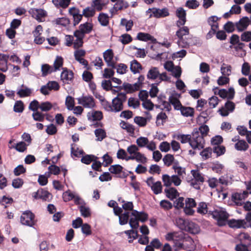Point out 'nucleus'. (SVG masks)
Listing matches in <instances>:
<instances>
[{
  "instance_id": "nucleus-1",
  "label": "nucleus",
  "mask_w": 251,
  "mask_h": 251,
  "mask_svg": "<svg viewBox=\"0 0 251 251\" xmlns=\"http://www.w3.org/2000/svg\"><path fill=\"white\" fill-rule=\"evenodd\" d=\"M122 202L123 203L122 208L126 211L120 216V225H126L128 222L132 229H137L139 226V221L145 222L148 220V215L147 213L133 209V204L132 202L122 200Z\"/></svg>"
},
{
  "instance_id": "nucleus-2",
  "label": "nucleus",
  "mask_w": 251,
  "mask_h": 251,
  "mask_svg": "<svg viewBox=\"0 0 251 251\" xmlns=\"http://www.w3.org/2000/svg\"><path fill=\"white\" fill-rule=\"evenodd\" d=\"M183 238L182 233L178 232H168L165 236V238L167 241L173 242L174 247L176 251H178L183 247V244L181 243Z\"/></svg>"
},
{
  "instance_id": "nucleus-3",
  "label": "nucleus",
  "mask_w": 251,
  "mask_h": 251,
  "mask_svg": "<svg viewBox=\"0 0 251 251\" xmlns=\"http://www.w3.org/2000/svg\"><path fill=\"white\" fill-rule=\"evenodd\" d=\"M205 140L197 128L194 129L191 134L190 145L193 149L201 150L204 148Z\"/></svg>"
},
{
  "instance_id": "nucleus-4",
  "label": "nucleus",
  "mask_w": 251,
  "mask_h": 251,
  "mask_svg": "<svg viewBox=\"0 0 251 251\" xmlns=\"http://www.w3.org/2000/svg\"><path fill=\"white\" fill-rule=\"evenodd\" d=\"M212 217L217 221V224L220 226H223L226 224L228 218V214L224 210L219 208L212 211Z\"/></svg>"
},
{
  "instance_id": "nucleus-5",
  "label": "nucleus",
  "mask_w": 251,
  "mask_h": 251,
  "mask_svg": "<svg viewBox=\"0 0 251 251\" xmlns=\"http://www.w3.org/2000/svg\"><path fill=\"white\" fill-rule=\"evenodd\" d=\"M126 99V94L123 93H118L117 97L112 101L113 112H118L123 110V103Z\"/></svg>"
},
{
  "instance_id": "nucleus-6",
  "label": "nucleus",
  "mask_w": 251,
  "mask_h": 251,
  "mask_svg": "<svg viewBox=\"0 0 251 251\" xmlns=\"http://www.w3.org/2000/svg\"><path fill=\"white\" fill-rule=\"evenodd\" d=\"M164 185L166 187H170L172 184L176 186H178L181 184L182 178L178 176L175 175L170 176L168 175H163L162 177Z\"/></svg>"
},
{
  "instance_id": "nucleus-7",
  "label": "nucleus",
  "mask_w": 251,
  "mask_h": 251,
  "mask_svg": "<svg viewBox=\"0 0 251 251\" xmlns=\"http://www.w3.org/2000/svg\"><path fill=\"white\" fill-rule=\"evenodd\" d=\"M189 33V29L187 26H183L176 32V35L178 38L177 44L179 46L182 48H186L189 43L188 41L185 40L183 36L188 35Z\"/></svg>"
},
{
  "instance_id": "nucleus-8",
  "label": "nucleus",
  "mask_w": 251,
  "mask_h": 251,
  "mask_svg": "<svg viewBox=\"0 0 251 251\" xmlns=\"http://www.w3.org/2000/svg\"><path fill=\"white\" fill-rule=\"evenodd\" d=\"M136 143L139 147H146L151 151H153L156 149L155 142L153 141H150L147 137H140L136 139Z\"/></svg>"
},
{
  "instance_id": "nucleus-9",
  "label": "nucleus",
  "mask_w": 251,
  "mask_h": 251,
  "mask_svg": "<svg viewBox=\"0 0 251 251\" xmlns=\"http://www.w3.org/2000/svg\"><path fill=\"white\" fill-rule=\"evenodd\" d=\"M88 120L91 121H100L103 118L102 113L100 111L92 110L87 115ZM103 124L100 122H97L93 125L94 127H102Z\"/></svg>"
},
{
  "instance_id": "nucleus-10",
  "label": "nucleus",
  "mask_w": 251,
  "mask_h": 251,
  "mask_svg": "<svg viewBox=\"0 0 251 251\" xmlns=\"http://www.w3.org/2000/svg\"><path fill=\"white\" fill-rule=\"evenodd\" d=\"M169 12L166 8H163L162 9L152 8H150L146 11V15L149 18L154 17L155 18H161L167 16L169 15Z\"/></svg>"
},
{
  "instance_id": "nucleus-11",
  "label": "nucleus",
  "mask_w": 251,
  "mask_h": 251,
  "mask_svg": "<svg viewBox=\"0 0 251 251\" xmlns=\"http://www.w3.org/2000/svg\"><path fill=\"white\" fill-rule=\"evenodd\" d=\"M34 215L29 211L24 212L21 216V223L22 225L32 226L35 224Z\"/></svg>"
},
{
  "instance_id": "nucleus-12",
  "label": "nucleus",
  "mask_w": 251,
  "mask_h": 251,
  "mask_svg": "<svg viewBox=\"0 0 251 251\" xmlns=\"http://www.w3.org/2000/svg\"><path fill=\"white\" fill-rule=\"evenodd\" d=\"M78 103L85 108H93L96 106L95 99L92 96H83L77 99Z\"/></svg>"
},
{
  "instance_id": "nucleus-13",
  "label": "nucleus",
  "mask_w": 251,
  "mask_h": 251,
  "mask_svg": "<svg viewBox=\"0 0 251 251\" xmlns=\"http://www.w3.org/2000/svg\"><path fill=\"white\" fill-rule=\"evenodd\" d=\"M177 223L180 224L185 225V229L190 233L196 234L200 232V228L199 226L192 222H189L187 224L185 223V221L182 219H179L177 221Z\"/></svg>"
},
{
  "instance_id": "nucleus-14",
  "label": "nucleus",
  "mask_w": 251,
  "mask_h": 251,
  "mask_svg": "<svg viewBox=\"0 0 251 251\" xmlns=\"http://www.w3.org/2000/svg\"><path fill=\"white\" fill-rule=\"evenodd\" d=\"M103 57L108 67L112 69L116 68V61L114 60V55L112 50L108 49L103 52Z\"/></svg>"
},
{
  "instance_id": "nucleus-15",
  "label": "nucleus",
  "mask_w": 251,
  "mask_h": 251,
  "mask_svg": "<svg viewBox=\"0 0 251 251\" xmlns=\"http://www.w3.org/2000/svg\"><path fill=\"white\" fill-rule=\"evenodd\" d=\"M31 16L39 22H43L47 16V12L42 9L31 8L28 11Z\"/></svg>"
},
{
  "instance_id": "nucleus-16",
  "label": "nucleus",
  "mask_w": 251,
  "mask_h": 251,
  "mask_svg": "<svg viewBox=\"0 0 251 251\" xmlns=\"http://www.w3.org/2000/svg\"><path fill=\"white\" fill-rule=\"evenodd\" d=\"M213 91L215 95L218 94L223 99H232L235 94L234 90L231 87L229 88L228 90L223 89L218 91L217 88H215L213 89Z\"/></svg>"
},
{
  "instance_id": "nucleus-17",
  "label": "nucleus",
  "mask_w": 251,
  "mask_h": 251,
  "mask_svg": "<svg viewBox=\"0 0 251 251\" xmlns=\"http://www.w3.org/2000/svg\"><path fill=\"white\" fill-rule=\"evenodd\" d=\"M235 104L230 101H227L225 106L218 110L219 114L223 117L228 115L229 112H232L235 109Z\"/></svg>"
},
{
  "instance_id": "nucleus-18",
  "label": "nucleus",
  "mask_w": 251,
  "mask_h": 251,
  "mask_svg": "<svg viewBox=\"0 0 251 251\" xmlns=\"http://www.w3.org/2000/svg\"><path fill=\"white\" fill-rule=\"evenodd\" d=\"M248 196V192L244 191L243 192H237L232 195V201L238 205H241L242 201Z\"/></svg>"
},
{
  "instance_id": "nucleus-19",
  "label": "nucleus",
  "mask_w": 251,
  "mask_h": 251,
  "mask_svg": "<svg viewBox=\"0 0 251 251\" xmlns=\"http://www.w3.org/2000/svg\"><path fill=\"white\" fill-rule=\"evenodd\" d=\"M63 71L61 74V80L65 83H69V81L72 80L74 74L72 71L69 70L67 68H63Z\"/></svg>"
},
{
  "instance_id": "nucleus-20",
  "label": "nucleus",
  "mask_w": 251,
  "mask_h": 251,
  "mask_svg": "<svg viewBox=\"0 0 251 251\" xmlns=\"http://www.w3.org/2000/svg\"><path fill=\"white\" fill-rule=\"evenodd\" d=\"M93 25L92 23L89 22H86L84 24H81L79 26L78 30L75 31L79 32L82 34V35L84 36L86 34L90 33L93 29Z\"/></svg>"
},
{
  "instance_id": "nucleus-21",
  "label": "nucleus",
  "mask_w": 251,
  "mask_h": 251,
  "mask_svg": "<svg viewBox=\"0 0 251 251\" xmlns=\"http://www.w3.org/2000/svg\"><path fill=\"white\" fill-rule=\"evenodd\" d=\"M250 24V20L247 17H244L241 19L236 24V26L238 31L241 32L246 29Z\"/></svg>"
},
{
  "instance_id": "nucleus-22",
  "label": "nucleus",
  "mask_w": 251,
  "mask_h": 251,
  "mask_svg": "<svg viewBox=\"0 0 251 251\" xmlns=\"http://www.w3.org/2000/svg\"><path fill=\"white\" fill-rule=\"evenodd\" d=\"M34 197L35 199H41L44 201H49L51 198V194L48 191L41 189L34 194Z\"/></svg>"
},
{
  "instance_id": "nucleus-23",
  "label": "nucleus",
  "mask_w": 251,
  "mask_h": 251,
  "mask_svg": "<svg viewBox=\"0 0 251 251\" xmlns=\"http://www.w3.org/2000/svg\"><path fill=\"white\" fill-rule=\"evenodd\" d=\"M176 16L179 18V20L177 22L178 26L183 25L186 22V12L181 7L178 8L176 11Z\"/></svg>"
},
{
  "instance_id": "nucleus-24",
  "label": "nucleus",
  "mask_w": 251,
  "mask_h": 251,
  "mask_svg": "<svg viewBox=\"0 0 251 251\" xmlns=\"http://www.w3.org/2000/svg\"><path fill=\"white\" fill-rule=\"evenodd\" d=\"M74 37L75 38V39H74L73 41L74 48L77 49L82 46L83 44V39L84 36L82 35V34L80 32L75 31L74 33Z\"/></svg>"
},
{
  "instance_id": "nucleus-25",
  "label": "nucleus",
  "mask_w": 251,
  "mask_h": 251,
  "mask_svg": "<svg viewBox=\"0 0 251 251\" xmlns=\"http://www.w3.org/2000/svg\"><path fill=\"white\" fill-rule=\"evenodd\" d=\"M228 225L232 228H245L246 227V222L245 220L231 219L228 221Z\"/></svg>"
},
{
  "instance_id": "nucleus-26",
  "label": "nucleus",
  "mask_w": 251,
  "mask_h": 251,
  "mask_svg": "<svg viewBox=\"0 0 251 251\" xmlns=\"http://www.w3.org/2000/svg\"><path fill=\"white\" fill-rule=\"evenodd\" d=\"M179 95L175 94L171 96L169 99L170 102L174 106L176 110H179L182 106L179 100Z\"/></svg>"
},
{
  "instance_id": "nucleus-27",
  "label": "nucleus",
  "mask_w": 251,
  "mask_h": 251,
  "mask_svg": "<svg viewBox=\"0 0 251 251\" xmlns=\"http://www.w3.org/2000/svg\"><path fill=\"white\" fill-rule=\"evenodd\" d=\"M164 192L166 194V197L172 201L176 198L179 195V194L177 191V190L174 187H169L168 188H166L164 190Z\"/></svg>"
},
{
  "instance_id": "nucleus-28",
  "label": "nucleus",
  "mask_w": 251,
  "mask_h": 251,
  "mask_svg": "<svg viewBox=\"0 0 251 251\" xmlns=\"http://www.w3.org/2000/svg\"><path fill=\"white\" fill-rule=\"evenodd\" d=\"M172 168L176 173V176H178L181 178H183L185 176L186 174L185 169L181 167L177 161L174 163Z\"/></svg>"
},
{
  "instance_id": "nucleus-29",
  "label": "nucleus",
  "mask_w": 251,
  "mask_h": 251,
  "mask_svg": "<svg viewBox=\"0 0 251 251\" xmlns=\"http://www.w3.org/2000/svg\"><path fill=\"white\" fill-rule=\"evenodd\" d=\"M22 88L18 90L17 91V95L21 98H24L29 97L32 93V89L24 86L23 85L22 86Z\"/></svg>"
},
{
  "instance_id": "nucleus-30",
  "label": "nucleus",
  "mask_w": 251,
  "mask_h": 251,
  "mask_svg": "<svg viewBox=\"0 0 251 251\" xmlns=\"http://www.w3.org/2000/svg\"><path fill=\"white\" fill-rule=\"evenodd\" d=\"M124 89L128 93H131L140 89L139 84H133L124 83L123 85Z\"/></svg>"
},
{
  "instance_id": "nucleus-31",
  "label": "nucleus",
  "mask_w": 251,
  "mask_h": 251,
  "mask_svg": "<svg viewBox=\"0 0 251 251\" xmlns=\"http://www.w3.org/2000/svg\"><path fill=\"white\" fill-rule=\"evenodd\" d=\"M249 147V145L244 140L238 141V142H236L234 145L235 149L236 150L241 151H247Z\"/></svg>"
},
{
  "instance_id": "nucleus-32",
  "label": "nucleus",
  "mask_w": 251,
  "mask_h": 251,
  "mask_svg": "<svg viewBox=\"0 0 251 251\" xmlns=\"http://www.w3.org/2000/svg\"><path fill=\"white\" fill-rule=\"evenodd\" d=\"M130 69L134 73H139L142 70V67L141 64L136 60H133L130 62Z\"/></svg>"
},
{
  "instance_id": "nucleus-33",
  "label": "nucleus",
  "mask_w": 251,
  "mask_h": 251,
  "mask_svg": "<svg viewBox=\"0 0 251 251\" xmlns=\"http://www.w3.org/2000/svg\"><path fill=\"white\" fill-rule=\"evenodd\" d=\"M218 18L215 16H212L208 18L207 22L211 26V29L217 31L218 29Z\"/></svg>"
},
{
  "instance_id": "nucleus-34",
  "label": "nucleus",
  "mask_w": 251,
  "mask_h": 251,
  "mask_svg": "<svg viewBox=\"0 0 251 251\" xmlns=\"http://www.w3.org/2000/svg\"><path fill=\"white\" fill-rule=\"evenodd\" d=\"M185 243L183 244V247L181 248L187 251H191L195 248V245L194 244V241L193 239L188 237L185 239L184 241Z\"/></svg>"
},
{
  "instance_id": "nucleus-35",
  "label": "nucleus",
  "mask_w": 251,
  "mask_h": 251,
  "mask_svg": "<svg viewBox=\"0 0 251 251\" xmlns=\"http://www.w3.org/2000/svg\"><path fill=\"white\" fill-rule=\"evenodd\" d=\"M72 0H52L53 4L57 8H66L69 5Z\"/></svg>"
},
{
  "instance_id": "nucleus-36",
  "label": "nucleus",
  "mask_w": 251,
  "mask_h": 251,
  "mask_svg": "<svg viewBox=\"0 0 251 251\" xmlns=\"http://www.w3.org/2000/svg\"><path fill=\"white\" fill-rule=\"evenodd\" d=\"M191 173L193 177L192 179L195 180V181H197V182H199V183H202L204 182V177L202 174L199 171L192 170Z\"/></svg>"
},
{
  "instance_id": "nucleus-37",
  "label": "nucleus",
  "mask_w": 251,
  "mask_h": 251,
  "mask_svg": "<svg viewBox=\"0 0 251 251\" xmlns=\"http://www.w3.org/2000/svg\"><path fill=\"white\" fill-rule=\"evenodd\" d=\"M218 180L219 183L226 186L232 183V176L228 175H224L221 176Z\"/></svg>"
},
{
  "instance_id": "nucleus-38",
  "label": "nucleus",
  "mask_w": 251,
  "mask_h": 251,
  "mask_svg": "<svg viewBox=\"0 0 251 251\" xmlns=\"http://www.w3.org/2000/svg\"><path fill=\"white\" fill-rule=\"evenodd\" d=\"M159 72L156 67H152L148 72L147 77L150 79H155L158 77Z\"/></svg>"
},
{
  "instance_id": "nucleus-39",
  "label": "nucleus",
  "mask_w": 251,
  "mask_h": 251,
  "mask_svg": "<svg viewBox=\"0 0 251 251\" xmlns=\"http://www.w3.org/2000/svg\"><path fill=\"white\" fill-rule=\"evenodd\" d=\"M91 5L95 10L100 11L103 9L105 4L102 0H93Z\"/></svg>"
},
{
  "instance_id": "nucleus-40",
  "label": "nucleus",
  "mask_w": 251,
  "mask_h": 251,
  "mask_svg": "<svg viewBox=\"0 0 251 251\" xmlns=\"http://www.w3.org/2000/svg\"><path fill=\"white\" fill-rule=\"evenodd\" d=\"M109 16L107 14L101 13L98 16V21L102 26H106L109 24Z\"/></svg>"
},
{
  "instance_id": "nucleus-41",
  "label": "nucleus",
  "mask_w": 251,
  "mask_h": 251,
  "mask_svg": "<svg viewBox=\"0 0 251 251\" xmlns=\"http://www.w3.org/2000/svg\"><path fill=\"white\" fill-rule=\"evenodd\" d=\"M95 135L97 138L96 140L99 141H102L106 136L105 131L102 128H97L95 130Z\"/></svg>"
},
{
  "instance_id": "nucleus-42",
  "label": "nucleus",
  "mask_w": 251,
  "mask_h": 251,
  "mask_svg": "<svg viewBox=\"0 0 251 251\" xmlns=\"http://www.w3.org/2000/svg\"><path fill=\"white\" fill-rule=\"evenodd\" d=\"M128 6V3L124 0H118L117 2L115 4L114 8L116 10H121L123 9H126Z\"/></svg>"
},
{
  "instance_id": "nucleus-43",
  "label": "nucleus",
  "mask_w": 251,
  "mask_h": 251,
  "mask_svg": "<svg viewBox=\"0 0 251 251\" xmlns=\"http://www.w3.org/2000/svg\"><path fill=\"white\" fill-rule=\"evenodd\" d=\"M96 14V10L92 7H87L83 10L82 14L86 18L93 17Z\"/></svg>"
},
{
  "instance_id": "nucleus-44",
  "label": "nucleus",
  "mask_w": 251,
  "mask_h": 251,
  "mask_svg": "<svg viewBox=\"0 0 251 251\" xmlns=\"http://www.w3.org/2000/svg\"><path fill=\"white\" fill-rule=\"evenodd\" d=\"M26 144L24 142H20L15 145H12L9 146L10 149L14 148L19 152H24L26 149Z\"/></svg>"
},
{
  "instance_id": "nucleus-45",
  "label": "nucleus",
  "mask_w": 251,
  "mask_h": 251,
  "mask_svg": "<svg viewBox=\"0 0 251 251\" xmlns=\"http://www.w3.org/2000/svg\"><path fill=\"white\" fill-rule=\"evenodd\" d=\"M182 115L185 117L192 116L194 114V109L190 107L182 106L179 109Z\"/></svg>"
},
{
  "instance_id": "nucleus-46",
  "label": "nucleus",
  "mask_w": 251,
  "mask_h": 251,
  "mask_svg": "<svg viewBox=\"0 0 251 251\" xmlns=\"http://www.w3.org/2000/svg\"><path fill=\"white\" fill-rule=\"evenodd\" d=\"M151 188L154 194L157 195L160 194L162 191V185L161 182L159 181L155 182L154 185H153Z\"/></svg>"
},
{
  "instance_id": "nucleus-47",
  "label": "nucleus",
  "mask_w": 251,
  "mask_h": 251,
  "mask_svg": "<svg viewBox=\"0 0 251 251\" xmlns=\"http://www.w3.org/2000/svg\"><path fill=\"white\" fill-rule=\"evenodd\" d=\"M120 126L123 129L126 130L129 133H134L135 128L132 125L129 124V123L122 122L120 123Z\"/></svg>"
},
{
  "instance_id": "nucleus-48",
  "label": "nucleus",
  "mask_w": 251,
  "mask_h": 251,
  "mask_svg": "<svg viewBox=\"0 0 251 251\" xmlns=\"http://www.w3.org/2000/svg\"><path fill=\"white\" fill-rule=\"evenodd\" d=\"M137 38L138 39L144 41H151L154 40L153 37L150 34L146 33L140 32L138 34Z\"/></svg>"
},
{
  "instance_id": "nucleus-49",
  "label": "nucleus",
  "mask_w": 251,
  "mask_h": 251,
  "mask_svg": "<svg viewBox=\"0 0 251 251\" xmlns=\"http://www.w3.org/2000/svg\"><path fill=\"white\" fill-rule=\"evenodd\" d=\"M24 110V104L22 100H17L15 102L13 110L17 113H22Z\"/></svg>"
},
{
  "instance_id": "nucleus-50",
  "label": "nucleus",
  "mask_w": 251,
  "mask_h": 251,
  "mask_svg": "<svg viewBox=\"0 0 251 251\" xmlns=\"http://www.w3.org/2000/svg\"><path fill=\"white\" fill-rule=\"evenodd\" d=\"M63 59L62 57L57 56H56L53 63L54 71H56L59 70L60 68L63 66Z\"/></svg>"
},
{
  "instance_id": "nucleus-51",
  "label": "nucleus",
  "mask_w": 251,
  "mask_h": 251,
  "mask_svg": "<svg viewBox=\"0 0 251 251\" xmlns=\"http://www.w3.org/2000/svg\"><path fill=\"white\" fill-rule=\"evenodd\" d=\"M207 205L205 202H201L199 203L197 208V212L199 214L204 215L207 212Z\"/></svg>"
},
{
  "instance_id": "nucleus-52",
  "label": "nucleus",
  "mask_w": 251,
  "mask_h": 251,
  "mask_svg": "<svg viewBox=\"0 0 251 251\" xmlns=\"http://www.w3.org/2000/svg\"><path fill=\"white\" fill-rule=\"evenodd\" d=\"M176 138L182 144H185L188 142L190 144L191 139V135L179 134L177 135Z\"/></svg>"
},
{
  "instance_id": "nucleus-53",
  "label": "nucleus",
  "mask_w": 251,
  "mask_h": 251,
  "mask_svg": "<svg viewBox=\"0 0 251 251\" xmlns=\"http://www.w3.org/2000/svg\"><path fill=\"white\" fill-rule=\"evenodd\" d=\"M174 157L171 154H167L163 158V161L165 165L170 166L174 161Z\"/></svg>"
},
{
  "instance_id": "nucleus-54",
  "label": "nucleus",
  "mask_w": 251,
  "mask_h": 251,
  "mask_svg": "<svg viewBox=\"0 0 251 251\" xmlns=\"http://www.w3.org/2000/svg\"><path fill=\"white\" fill-rule=\"evenodd\" d=\"M133 160H135L137 162L141 163H146L147 162V158L144 154L140 152L136 153L135 156H133Z\"/></svg>"
},
{
  "instance_id": "nucleus-55",
  "label": "nucleus",
  "mask_w": 251,
  "mask_h": 251,
  "mask_svg": "<svg viewBox=\"0 0 251 251\" xmlns=\"http://www.w3.org/2000/svg\"><path fill=\"white\" fill-rule=\"evenodd\" d=\"M221 71L223 75L229 76L231 73V67L225 64H223L221 68Z\"/></svg>"
},
{
  "instance_id": "nucleus-56",
  "label": "nucleus",
  "mask_w": 251,
  "mask_h": 251,
  "mask_svg": "<svg viewBox=\"0 0 251 251\" xmlns=\"http://www.w3.org/2000/svg\"><path fill=\"white\" fill-rule=\"evenodd\" d=\"M71 153L73 155L78 157L83 154V151L78 148L75 144H73L71 145Z\"/></svg>"
},
{
  "instance_id": "nucleus-57",
  "label": "nucleus",
  "mask_w": 251,
  "mask_h": 251,
  "mask_svg": "<svg viewBox=\"0 0 251 251\" xmlns=\"http://www.w3.org/2000/svg\"><path fill=\"white\" fill-rule=\"evenodd\" d=\"M41 70L42 72V75L45 76L48 74L54 72L53 69L48 64H44L42 66Z\"/></svg>"
},
{
  "instance_id": "nucleus-58",
  "label": "nucleus",
  "mask_w": 251,
  "mask_h": 251,
  "mask_svg": "<svg viewBox=\"0 0 251 251\" xmlns=\"http://www.w3.org/2000/svg\"><path fill=\"white\" fill-rule=\"evenodd\" d=\"M75 193L72 192L70 190H68L63 193L62 198L64 201L67 202L73 199Z\"/></svg>"
},
{
  "instance_id": "nucleus-59",
  "label": "nucleus",
  "mask_w": 251,
  "mask_h": 251,
  "mask_svg": "<svg viewBox=\"0 0 251 251\" xmlns=\"http://www.w3.org/2000/svg\"><path fill=\"white\" fill-rule=\"evenodd\" d=\"M213 152L216 153L217 156H220L225 152L226 149L223 146H215L213 149Z\"/></svg>"
},
{
  "instance_id": "nucleus-60",
  "label": "nucleus",
  "mask_w": 251,
  "mask_h": 251,
  "mask_svg": "<svg viewBox=\"0 0 251 251\" xmlns=\"http://www.w3.org/2000/svg\"><path fill=\"white\" fill-rule=\"evenodd\" d=\"M65 104L69 110H72L75 105V100L71 96H67L66 98Z\"/></svg>"
},
{
  "instance_id": "nucleus-61",
  "label": "nucleus",
  "mask_w": 251,
  "mask_h": 251,
  "mask_svg": "<svg viewBox=\"0 0 251 251\" xmlns=\"http://www.w3.org/2000/svg\"><path fill=\"white\" fill-rule=\"evenodd\" d=\"M134 121L140 126H145L147 123L146 118L139 116L135 117L134 119Z\"/></svg>"
},
{
  "instance_id": "nucleus-62",
  "label": "nucleus",
  "mask_w": 251,
  "mask_h": 251,
  "mask_svg": "<svg viewBox=\"0 0 251 251\" xmlns=\"http://www.w3.org/2000/svg\"><path fill=\"white\" fill-rule=\"evenodd\" d=\"M212 150L211 148H207L204 149L201 152V155L203 159H207L211 157Z\"/></svg>"
},
{
  "instance_id": "nucleus-63",
  "label": "nucleus",
  "mask_w": 251,
  "mask_h": 251,
  "mask_svg": "<svg viewBox=\"0 0 251 251\" xmlns=\"http://www.w3.org/2000/svg\"><path fill=\"white\" fill-rule=\"evenodd\" d=\"M123 170V167L120 165H114L110 166L109 171L114 174H119Z\"/></svg>"
},
{
  "instance_id": "nucleus-64",
  "label": "nucleus",
  "mask_w": 251,
  "mask_h": 251,
  "mask_svg": "<svg viewBox=\"0 0 251 251\" xmlns=\"http://www.w3.org/2000/svg\"><path fill=\"white\" fill-rule=\"evenodd\" d=\"M172 73V75L176 78H179L181 75L182 70L181 68L179 66H175L173 69L172 71H170Z\"/></svg>"
}]
</instances>
